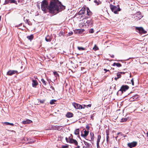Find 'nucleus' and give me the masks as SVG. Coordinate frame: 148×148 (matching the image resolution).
Masks as SVG:
<instances>
[{
    "label": "nucleus",
    "mask_w": 148,
    "mask_h": 148,
    "mask_svg": "<svg viewBox=\"0 0 148 148\" xmlns=\"http://www.w3.org/2000/svg\"><path fill=\"white\" fill-rule=\"evenodd\" d=\"M68 146L67 145L63 146L61 148H68Z\"/></svg>",
    "instance_id": "obj_39"
},
{
    "label": "nucleus",
    "mask_w": 148,
    "mask_h": 148,
    "mask_svg": "<svg viewBox=\"0 0 148 148\" xmlns=\"http://www.w3.org/2000/svg\"><path fill=\"white\" fill-rule=\"evenodd\" d=\"M72 105L76 109H82L81 105L78 103L73 102L72 103Z\"/></svg>",
    "instance_id": "obj_8"
},
{
    "label": "nucleus",
    "mask_w": 148,
    "mask_h": 148,
    "mask_svg": "<svg viewBox=\"0 0 148 148\" xmlns=\"http://www.w3.org/2000/svg\"><path fill=\"white\" fill-rule=\"evenodd\" d=\"M117 136L116 137H115L116 138L119 136H123V134H122L121 132H119L117 134Z\"/></svg>",
    "instance_id": "obj_20"
},
{
    "label": "nucleus",
    "mask_w": 148,
    "mask_h": 148,
    "mask_svg": "<svg viewBox=\"0 0 148 148\" xmlns=\"http://www.w3.org/2000/svg\"><path fill=\"white\" fill-rule=\"evenodd\" d=\"M131 82L132 83V84L133 86H134V82L133 79H132L131 81Z\"/></svg>",
    "instance_id": "obj_37"
},
{
    "label": "nucleus",
    "mask_w": 148,
    "mask_h": 148,
    "mask_svg": "<svg viewBox=\"0 0 148 148\" xmlns=\"http://www.w3.org/2000/svg\"><path fill=\"white\" fill-rule=\"evenodd\" d=\"M27 38H28L29 40H31L33 38V36L32 35H31L29 36H27Z\"/></svg>",
    "instance_id": "obj_24"
},
{
    "label": "nucleus",
    "mask_w": 148,
    "mask_h": 148,
    "mask_svg": "<svg viewBox=\"0 0 148 148\" xmlns=\"http://www.w3.org/2000/svg\"><path fill=\"white\" fill-rule=\"evenodd\" d=\"M79 129H77L75 130L74 133L76 135H78L79 134Z\"/></svg>",
    "instance_id": "obj_19"
},
{
    "label": "nucleus",
    "mask_w": 148,
    "mask_h": 148,
    "mask_svg": "<svg viewBox=\"0 0 148 148\" xmlns=\"http://www.w3.org/2000/svg\"><path fill=\"white\" fill-rule=\"evenodd\" d=\"M93 49L96 51L98 49V48L96 45H95L94 47L93 48Z\"/></svg>",
    "instance_id": "obj_26"
},
{
    "label": "nucleus",
    "mask_w": 148,
    "mask_h": 148,
    "mask_svg": "<svg viewBox=\"0 0 148 148\" xmlns=\"http://www.w3.org/2000/svg\"><path fill=\"white\" fill-rule=\"evenodd\" d=\"M41 9L45 13H46L48 9L49 12L54 13L55 12H59L65 9V6L62 5L58 0H51L48 6V3L47 0H44L41 2Z\"/></svg>",
    "instance_id": "obj_1"
},
{
    "label": "nucleus",
    "mask_w": 148,
    "mask_h": 148,
    "mask_svg": "<svg viewBox=\"0 0 148 148\" xmlns=\"http://www.w3.org/2000/svg\"><path fill=\"white\" fill-rule=\"evenodd\" d=\"M118 8L113 5H111L110 6V8L111 10L115 14H117L118 12L119 11L121 10L119 8V5H118Z\"/></svg>",
    "instance_id": "obj_4"
},
{
    "label": "nucleus",
    "mask_w": 148,
    "mask_h": 148,
    "mask_svg": "<svg viewBox=\"0 0 148 148\" xmlns=\"http://www.w3.org/2000/svg\"><path fill=\"white\" fill-rule=\"evenodd\" d=\"M114 148H118L117 147H115Z\"/></svg>",
    "instance_id": "obj_58"
},
{
    "label": "nucleus",
    "mask_w": 148,
    "mask_h": 148,
    "mask_svg": "<svg viewBox=\"0 0 148 148\" xmlns=\"http://www.w3.org/2000/svg\"><path fill=\"white\" fill-rule=\"evenodd\" d=\"M66 140L67 142L71 144H74L75 145H78V142L77 141L74 139L70 137H69L68 138H66Z\"/></svg>",
    "instance_id": "obj_3"
},
{
    "label": "nucleus",
    "mask_w": 148,
    "mask_h": 148,
    "mask_svg": "<svg viewBox=\"0 0 148 148\" xmlns=\"http://www.w3.org/2000/svg\"><path fill=\"white\" fill-rule=\"evenodd\" d=\"M59 35L60 36H62L63 35L64 33L62 32H60V33H59Z\"/></svg>",
    "instance_id": "obj_32"
},
{
    "label": "nucleus",
    "mask_w": 148,
    "mask_h": 148,
    "mask_svg": "<svg viewBox=\"0 0 148 148\" xmlns=\"http://www.w3.org/2000/svg\"><path fill=\"white\" fill-rule=\"evenodd\" d=\"M94 136V134H92V136Z\"/></svg>",
    "instance_id": "obj_56"
},
{
    "label": "nucleus",
    "mask_w": 148,
    "mask_h": 148,
    "mask_svg": "<svg viewBox=\"0 0 148 148\" xmlns=\"http://www.w3.org/2000/svg\"><path fill=\"white\" fill-rule=\"evenodd\" d=\"M104 71H105V73H106L107 71H109V70H107L106 69H104Z\"/></svg>",
    "instance_id": "obj_47"
},
{
    "label": "nucleus",
    "mask_w": 148,
    "mask_h": 148,
    "mask_svg": "<svg viewBox=\"0 0 148 148\" xmlns=\"http://www.w3.org/2000/svg\"><path fill=\"white\" fill-rule=\"evenodd\" d=\"M87 106L89 107H90L91 106V104H89L87 105Z\"/></svg>",
    "instance_id": "obj_49"
},
{
    "label": "nucleus",
    "mask_w": 148,
    "mask_h": 148,
    "mask_svg": "<svg viewBox=\"0 0 148 148\" xmlns=\"http://www.w3.org/2000/svg\"><path fill=\"white\" fill-rule=\"evenodd\" d=\"M93 2L95 3L97 5L99 4L98 3V1H97V0H95V1H93Z\"/></svg>",
    "instance_id": "obj_45"
},
{
    "label": "nucleus",
    "mask_w": 148,
    "mask_h": 148,
    "mask_svg": "<svg viewBox=\"0 0 148 148\" xmlns=\"http://www.w3.org/2000/svg\"><path fill=\"white\" fill-rule=\"evenodd\" d=\"M109 138V136H106V141L107 143L109 142V140L108 139Z\"/></svg>",
    "instance_id": "obj_40"
},
{
    "label": "nucleus",
    "mask_w": 148,
    "mask_h": 148,
    "mask_svg": "<svg viewBox=\"0 0 148 148\" xmlns=\"http://www.w3.org/2000/svg\"><path fill=\"white\" fill-rule=\"evenodd\" d=\"M123 136L124 137H125L126 136H124V135H123Z\"/></svg>",
    "instance_id": "obj_55"
},
{
    "label": "nucleus",
    "mask_w": 148,
    "mask_h": 148,
    "mask_svg": "<svg viewBox=\"0 0 148 148\" xmlns=\"http://www.w3.org/2000/svg\"><path fill=\"white\" fill-rule=\"evenodd\" d=\"M32 86L33 87H35V86H37L38 83L36 80H34L33 79H32Z\"/></svg>",
    "instance_id": "obj_14"
},
{
    "label": "nucleus",
    "mask_w": 148,
    "mask_h": 148,
    "mask_svg": "<svg viewBox=\"0 0 148 148\" xmlns=\"http://www.w3.org/2000/svg\"><path fill=\"white\" fill-rule=\"evenodd\" d=\"M84 145L83 146V148H89L91 144L88 142L84 140Z\"/></svg>",
    "instance_id": "obj_10"
},
{
    "label": "nucleus",
    "mask_w": 148,
    "mask_h": 148,
    "mask_svg": "<svg viewBox=\"0 0 148 148\" xmlns=\"http://www.w3.org/2000/svg\"><path fill=\"white\" fill-rule=\"evenodd\" d=\"M56 127L58 130V129H60V128L61 127V126H56Z\"/></svg>",
    "instance_id": "obj_43"
},
{
    "label": "nucleus",
    "mask_w": 148,
    "mask_h": 148,
    "mask_svg": "<svg viewBox=\"0 0 148 148\" xmlns=\"http://www.w3.org/2000/svg\"><path fill=\"white\" fill-rule=\"evenodd\" d=\"M129 88V87L127 85L123 86L121 87L120 90L122 91H125L126 90H127Z\"/></svg>",
    "instance_id": "obj_13"
},
{
    "label": "nucleus",
    "mask_w": 148,
    "mask_h": 148,
    "mask_svg": "<svg viewBox=\"0 0 148 148\" xmlns=\"http://www.w3.org/2000/svg\"><path fill=\"white\" fill-rule=\"evenodd\" d=\"M79 51H83L85 49L83 47H77Z\"/></svg>",
    "instance_id": "obj_22"
},
{
    "label": "nucleus",
    "mask_w": 148,
    "mask_h": 148,
    "mask_svg": "<svg viewBox=\"0 0 148 148\" xmlns=\"http://www.w3.org/2000/svg\"><path fill=\"white\" fill-rule=\"evenodd\" d=\"M137 144V143L136 142H134L128 143L127 145L130 148H132L133 147H135L136 145Z\"/></svg>",
    "instance_id": "obj_11"
},
{
    "label": "nucleus",
    "mask_w": 148,
    "mask_h": 148,
    "mask_svg": "<svg viewBox=\"0 0 148 148\" xmlns=\"http://www.w3.org/2000/svg\"><path fill=\"white\" fill-rule=\"evenodd\" d=\"M101 138V136L100 135H99L97 136V143H99L100 141V140Z\"/></svg>",
    "instance_id": "obj_23"
},
{
    "label": "nucleus",
    "mask_w": 148,
    "mask_h": 148,
    "mask_svg": "<svg viewBox=\"0 0 148 148\" xmlns=\"http://www.w3.org/2000/svg\"><path fill=\"white\" fill-rule=\"evenodd\" d=\"M11 0H5V3H4V4H8L9 3L10 1Z\"/></svg>",
    "instance_id": "obj_28"
},
{
    "label": "nucleus",
    "mask_w": 148,
    "mask_h": 148,
    "mask_svg": "<svg viewBox=\"0 0 148 148\" xmlns=\"http://www.w3.org/2000/svg\"><path fill=\"white\" fill-rule=\"evenodd\" d=\"M41 82L43 84L46 85V81L44 79H42L41 80Z\"/></svg>",
    "instance_id": "obj_27"
},
{
    "label": "nucleus",
    "mask_w": 148,
    "mask_h": 148,
    "mask_svg": "<svg viewBox=\"0 0 148 148\" xmlns=\"http://www.w3.org/2000/svg\"><path fill=\"white\" fill-rule=\"evenodd\" d=\"M91 14V12L89 8L86 7L82 8L81 10L78 13V15H76L77 16H79L77 17H79L80 19L83 18L82 21L80 20L82 26H87V23L85 22V21H87V20L86 18H88L87 16L90 15Z\"/></svg>",
    "instance_id": "obj_2"
},
{
    "label": "nucleus",
    "mask_w": 148,
    "mask_h": 148,
    "mask_svg": "<svg viewBox=\"0 0 148 148\" xmlns=\"http://www.w3.org/2000/svg\"><path fill=\"white\" fill-rule=\"evenodd\" d=\"M75 148H80V146L79 145H78L77 147H75Z\"/></svg>",
    "instance_id": "obj_48"
},
{
    "label": "nucleus",
    "mask_w": 148,
    "mask_h": 148,
    "mask_svg": "<svg viewBox=\"0 0 148 148\" xmlns=\"http://www.w3.org/2000/svg\"><path fill=\"white\" fill-rule=\"evenodd\" d=\"M134 17L136 20H138L140 19L143 17V16L141 15L140 12H138L134 15Z\"/></svg>",
    "instance_id": "obj_5"
},
{
    "label": "nucleus",
    "mask_w": 148,
    "mask_h": 148,
    "mask_svg": "<svg viewBox=\"0 0 148 148\" xmlns=\"http://www.w3.org/2000/svg\"><path fill=\"white\" fill-rule=\"evenodd\" d=\"M4 123L6 125H10L12 126L14 125V124L13 123H10L8 122H4Z\"/></svg>",
    "instance_id": "obj_25"
},
{
    "label": "nucleus",
    "mask_w": 148,
    "mask_h": 148,
    "mask_svg": "<svg viewBox=\"0 0 148 148\" xmlns=\"http://www.w3.org/2000/svg\"><path fill=\"white\" fill-rule=\"evenodd\" d=\"M147 136H148V132H147Z\"/></svg>",
    "instance_id": "obj_53"
},
{
    "label": "nucleus",
    "mask_w": 148,
    "mask_h": 148,
    "mask_svg": "<svg viewBox=\"0 0 148 148\" xmlns=\"http://www.w3.org/2000/svg\"><path fill=\"white\" fill-rule=\"evenodd\" d=\"M136 29L138 30L140 34H145L147 33V32L142 27H136Z\"/></svg>",
    "instance_id": "obj_6"
},
{
    "label": "nucleus",
    "mask_w": 148,
    "mask_h": 148,
    "mask_svg": "<svg viewBox=\"0 0 148 148\" xmlns=\"http://www.w3.org/2000/svg\"><path fill=\"white\" fill-rule=\"evenodd\" d=\"M94 31L93 29H90L89 30V32L91 33H92L94 32Z\"/></svg>",
    "instance_id": "obj_35"
},
{
    "label": "nucleus",
    "mask_w": 148,
    "mask_h": 148,
    "mask_svg": "<svg viewBox=\"0 0 148 148\" xmlns=\"http://www.w3.org/2000/svg\"><path fill=\"white\" fill-rule=\"evenodd\" d=\"M130 77H131V75H130Z\"/></svg>",
    "instance_id": "obj_60"
},
{
    "label": "nucleus",
    "mask_w": 148,
    "mask_h": 148,
    "mask_svg": "<svg viewBox=\"0 0 148 148\" xmlns=\"http://www.w3.org/2000/svg\"><path fill=\"white\" fill-rule=\"evenodd\" d=\"M119 73L121 74H124L125 73V72H120Z\"/></svg>",
    "instance_id": "obj_46"
},
{
    "label": "nucleus",
    "mask_w": 148,
    "mask_h": 148,
    "mask_svg": "<svg viewBox=\"0 0 148 148\" xmlns=\"http://www.w3.org/2000/svg\"><path fill=\"white\" fill-rule=\"evenodd\" d=\"M53 73L54 75H56V77H57V76H59V75L58 74V73L56 72H53Z\"/></svg>",
    "instance_id": "obj_36"
},
{
    "label": "nucleus",
    "mask_w": 148,
    "mask_h": 148,
    "mask_svg": "<svg viewBox=\"0 0 148 148\" xmlns=\"http://www.w3.org/2000/svg\"><path fill=\"white\" fill-rule=\"evenodd\" d=\"M89 1H91L92 2H93V1H95V0H89Z\"/></svg>",
    "instance_id": "obj_50"
},
{
    "label": "nucleus",
    "mask_w": 148,
    "mask_h": 148,
    "mask_svg": "<svg viewBox=\"0 0 148 148\" xmlns=\"http://www.w3.org/2000/svg\"><path fill=\"white\" fill-rule=\"evenodd\" d=\"M90 134H91V136H92V134H91V133H90Z\"/></svg>",
    "instance_id": "obj_59"
},
{
    "label": "nucleus",
    "mask_w": 148,
    "mask_h": 148,
    "mask_svg": "<svg viewBox=\"0 0 148 148\" xmlns=\"http://www.w3.org/2000/svg\"><path fill=\"white\" fill-rule=\"evenodd\" d=\"M56 101V100L55 99H52L50 101V103L51 104H53L55 103V102Z\"/></svg>",
    "instance_id": "obj_21"
},
{
    "label": "nucleus",
    "mask_w": 148,
    "mask_h": 148,
    "mask_svg": "<svg viewBox=\"0 0 148 148\" xmlns=\"http://www.w3.org/2000/svg\"><path fill=\"white\" fill-rule=\"evenodd\" d=\"M16 73H18L17 71L10 70L7 72V75H11Z\"/></svg>",
    "instance_id": "obj_7"
},
{
    "label": "nucleus",
    "mask_w": 148,
    "mask_h": 148,
    "mask_svg": "<svg viewBox=\"0 0 148 148\" xmlns=\"http://www.w3.org/2000/svg\"><path fill=\"white\" fill-rule=\"evenodd\" d=\"M38 101H40V102L41 103H43L45 101V100H39Z\"/></svg>",
    "instance_id": "obj_38"
},
{
    "label": "nucleus",
    "mask_w": 148,
    "mask_h": 148,
    "mask_svg": "<svg viewBox=\"0 0 148 148\" xmlns=\"http://www.w3.org/2000/svg\"><path fill=\"white\" fill-rule=\"evenodd\" d=\"M106 133L107 136H109V132L108 131H107V130L106 131Z\"/></svg>",
    "instance_id": "obj_42"
},
{
    "label": "nucleus",
    "mask_w": 148,
    "mask_h": 148,
    "mask_svg": "<svg viewBox=\"0 0 148 148\" xmlns=\"http://www.w3.org/2000/svg\"><path fill=\"white\" fill-rule=\"evenodd\" d=\"M127 120V119L126 118H125L124 119H122L121 120V122H125Z\"/></svg>",
    "instance_id": "obj_31"
},
{
    "label": "nucleus",
    "mask_w": 148,
    "mask_h": 148,
    "mask_svg": "<svg viewBox=\"0 0 148 148\" xmlns=\"http://www.w3.org/2000/svg\"><path fill=\"white\" fill-rule=\"evenodd\" d=\"M85 22L87 23V26L91 27L93 24V21L92 19L87 20L85 21Z\"/></svg>",
    "instance_id": "obj_9"
},
{
    "label": "nucleus",
    "mask_w": 148,
    "mask_h": 148,
    "mask_svg": "<svg viewBox=\"0 0 148 148\" xmlns=\"http://www.w3.org/2000/svg\"><path fill=\"white\" fill-rule=\"evenodd\" d=\"M117 75L118 77L117 78H120L121 76V74L120 73H118L117 74Z\"/></svg>",
    "instance_id": "obj_29"
},
{
    "label": "nucleus",
    "mask_w": 148,
    "mask_h": 148,
    "mask_svg": "<svg viewBox=\"0 0 148 148\" xmlns=\"http://www.w3.org/2000/svg\"><path fill=\"white\" fill-rule=\"evenodd\" d=\"M73 114L71 112H68L67 113L66 116L68 118H70L73 116Z\"/></svg>",
    "instance_id": "obj_16"
},
{
    "label": "nucleus",
    "mask_w": 148,
    "mask_h": 148,
    "mask_svg": "<svg viewBox=\"0 0 148 148\" xmlns=\"http://www.w3.org/2000/svg\"><path fill=\"white\" fill-rule=\"evenodd\" d=\"M84 132V134H81V136L82 137H83L84 138H85L88 134V131H87L85 130H83Z\"/></svg>",
    "instance_id": "obj_12"
},
{
    "label": "nucleus",
    "mask_w": 148,
    "mask_h": 148,
    "mask_svg": "<svg viewBox=\"0 0 148 148\" xmlns=\"http://www.w3.org/2000/svg\"><path fill=\"white\" fill-rule=\"evenodd\" d=\"M38 6L39 8L40 6H39V5H38Z\"/></svg>",
    "instance_id": "obj_57"
},
{
    "label": "nucleus",
    "mask_w": 148,
    "mask_h": 148,
    "mask_svg": "<svg viewBox=\"0 0 148 148\" xmlns=\"http://www.w3.org/2000/svg\"><path fill=\"white\" fill-rule=\"evenodd\" d=\"M86 128L88 130V129H89V127H88V126H86Z\"/></svg>",
    "instance_id": "obj_51"
},
{
    "label": "nucleus",
    "mask_w": 148,
    "mask_h": 148,
    "mask_svg": "<svg viewBox=\"0 0 148 148\" xmlns=\"http://www.w3.org/2000/svg\"><path fill=\"white\" fill-rule=\"evenodd\" d=\"M52 88V89H54V88L53 87H51V88Z\"/></svg>",
    "instance_id": "obj_54"
},
{
    "label": "nucleus",
    "mask_w": 148,
    "mask_h": 148,
    "mask_svg": "<svg viewBox=\"0 0 148 148\" xmlns=\"http://www.w3.org/2000/svg\"><path fill=\"white\" fill-rule=\"evenodd\" d=\"M118 79V78H117V77H115V80H116L117 79Z\"/></svg>",
    "instance_id": "obj_52"
},
{
    "label": "nucleus",
    "mask_w": 148,
    "mask_h": 148,
    "mask_svg": "<svg viewBox=\"0 0 148 148\" xmlns=\"http://www.w3.org/2000/svg\"><path fill=\"white\" fill-rule=\"evenodd\" d=\"M10 2V3H15L16 2V1L15 0H11Z\"/></svg>",
    "instance_id": "obj_34"
},
{
    "label": "nucleus",
    "mask_w": 148,
    "mask_h": 148,
    "mask_svg": "<svg viewBox=\"0 0 148 148\" xmlns=\"http://www.w3.org/2000/svg\"><path fill=\"white\" fill-rule=\"evenodd\" d=\"M45 40L47 42H50L51 40V38L50 36H47L45 38Z\"/></svg>",
    "instance_id": "obj_17"
},
{
    "label": "nucleus",
    "mask_w": 148,
    "mask_h": 148,
    "mask_svg": "<svg viewBox=\"0 0 148 148\" xmlns=\"http://www.w3.org/2000/svg\"><path fill=\"white\" fill-rule=\"evenodd\" d=\"M73 34V32H69V33H68V36H71V35H72Z\"/></svg>",
    "instance_id": "obj_33"
},
{
    "label": "nucleus",
    "mask_w": 148,
    "mask_h": 148,
    "mask_svg": "<svg viewBox=\"0 0 148 148\" xmlns=\"http://www.w3.org/2000/svg\"><path fill=\"white\" fill-rule=\"evenodd\" d=\"M133 99L135 100H136L138 98V96L136 95L133 97Z\"/></svg>",
    "instance_id": "obj_30"
},
{
    "label": "nucleus",
    "mask_w": 148,
    "mask_h": 148,
    "mask_svg": "<svg viewBox=\"0 0 148 148\" xmlns=\"http://www.w3.org/2000/svg\"><path fill=\"white\" fill-rule=\"evenodd\" d=\"M32 122V121L30 120L27 119L26 120L23 121V123L24 124H27L30 123Z\"/></svg>",
    "instance_id": "obj_15"
},
{
    "label": "nucleus",
    "mask_w": 148,
    "mask_h": 148,
    "mask_svg": "<svg viewBox=\"0 0 148 148\" xmlns=\"http://www.w3.org/2000/svg\"><path fill=\"white\" fill-rule=\"evenodd\" d=\"M81 106L82 107V108L84 109L85 108V107L86 106L85 105H81Z\"/></svg>",
    "instance_id": "obj_44"
},
{
    "label": "nucleus",
    "mask_w": 148,
    "mask_h": 148,
    "mask_svg": "<svg viewBox=\"0 0 148 148\" xmlns=\"http://www.w3.org/2000/svg\"><path fill=\"white\" fill-rule=\"evenodd\" d=\"M113 66H116L117 67H120L121 66V65L119 63H114L113 64Z\"/></svg>",
    "instance_id": "obj_18"
},
{
    "label": "nucleus",
    "mask_w": 148,
    "mask_h": 148,
    "mask_svg": "<svg viewBox=\"0 0 148 148\" xmlns=\"http://www.w3.org/2000/svg\"><path fill=\"white\" fill-rule=\"evenodd\" d=\"M97 148H100L99 145V143H97Z\"/></svg>",
    "instance_id": "obj_41"
}]
</instances>
